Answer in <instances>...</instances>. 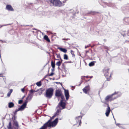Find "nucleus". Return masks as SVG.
<instances>
[{
	"mask_svg": "<svg viewBox=\"0 0 129 129\" xmlns=\"http://www.w3.org/2000/svg\"><path fill=\"white\" fill-rule=\"evenodd\" d=\"M66 103L62 101H60L58 105V107H61L62 109H63L66 108Z\"/></svg>",
	"mask_w": 129,
	"mask_h": 129,
	"instance_id": "423d86ee",
	"label": "nucleus"
},
{
	"mask_svg": "<svg viewBox=\"0 0 129 129\" xmlns=\"http://www.w3.org/2000/svg\"><path fill=\"white\" fill-rule=\"evenodd\" d=\"M8 129H13V128H10Z\"/></svg>",
	"mask_w": 129,
	"mask_h": 129,
	"instance_id": "c03bdc74",
	"label": "nucleus"
},
{
	"mask_svg": "<svg viewBox=\"0 0 129 129\" xmlns=\"http://www.w3.org/2000/svg\"><path fill=\"white\" fill-rule=\"evenodd\" d=\"M49 2L54 6L60 7L62 6V3L59 0H49Z\"/></svg>",
	"mask_w": 129,
	"mask_h": 129,
	"instance_id": "7ed1b4c3",
	"label": "nucleus"
},
{
	"mask_svg": "<svg viewBox=\"0 0 129 129\" xmlns=\"http://www.w3.org/2000/svg\"><path fill=\"white\" fill-rule=\"evenodd\" d=\"M83 77H86V78H91L93 77V76H91L90 77H89L88 76H84Z\"/></svg>",
	"mask_w": 129,
	"mask_h": 129,
	"instance_id": "c756f323",
	"label": "nucleus"
},
{
	"mask_svg": "<svg viewBox=\"0 0 129 129\" xmlns=\"http://www.w3.org/2000/svg\"><path fill=\"white\" fill-rule=\"evenodd\" d=\"M55 95L56 96H60L62 95L61 91L60 89L56 90Z\"/></svg>",
	"mask_w": 129,
	"mask_h": 129,
	"instance_id": "f8f14e48",
	"label": "nucleus"
},
{
	"mask_svg": "<svg viewBox=\"0 0 129 129\" xmlns=\"http://www.w3.org/2000/svg\"><path fill=\"white\" fill-rule=\"evenodd\" d=\"M95 13V12H92V14H94Z\"/></svg>",
	"mask_w": 129,
	"mask_h": 129,
	"instance_id": "79ce46f5",
	"label": "nucleus"
},
{
	"mask_svg": "<svg viewBox=\"0 0 129 129\" xmlns=\"http://www.w3.org/2000/svg\"><path fill=\"white\" fill-rule=\"evenodd\" d=\"M60 112V110L59 109H58L57 110V111L56 113V115H54L53 116V118L56 115H57L58 114V113Z\"/></svg>",
	"mask_w": 129,
	"mask_h": 129,
	"instance_id": "a878e982",
	"label": "nucleus"
},
{
	"mask_svg": "<svg viewBox=\"0 0 129 129\" xmlns=\"http://www.w3.org/2000/svg\"><path fill=\"white\" fill-rule=\"evenodd\" d=\"M71 53L73 55H74V51L73 50H71Z\"/></svg>",
	"mask_w": 129,
	"mask_h": 129,
	"instance_id": "c9c22d12",
	"label": "nucleus"
},
{
	"mask_svg": "<svg viewBox=\"0 0 129 129\" xmlns=\"http://www.w3.org/2000/svg\"><path fill=\"white\" fill-rule=\"evenodd\" d=\"M44 40H45L48 42H50V40L48 38V37L46 35L44 36Z\"/></svg>",
	"mask_w": 129,
	"mask_h": 129,
	"instance_id": "a211bd4d",
	"label": "nucleus"
},
{
	"mask_svg": "<svg viewBox=\"0 0 129 129\" xmlns=\"http://www.w3.org/2000/svg\"><path fill=\"white\" fill-rule=\"evenodd\" d=\"M54 74V73L53 72L51 73L50 74L48 75V76H52Z\"/></svg>",
	"mask_w": 129,
	"mask_h": 129,
	"instance_id": "473e14b6",
	"label": "nucleus"
},
{
	"mask_svg": "<svg viewBox=\"0 0 129 129\" xmlns=\"http://www.w3.org/2000/svg\"><path fill=\"white\" fill-rule=\"evenodd\" d=\"M11 94H10V93H9V92H8V94H7V96L8 97H9L10 96V95H11Z\"/></svg>",
	"mask_w": 129,
	"mask_h": 129,
	"instance_id": "e433bc0d",
	"label": "nucleus"
},
{
	"mask_svg": "<svg viewBox=\"0 0 129 129\" xmlns=\"http://www.w3.org/2000/svg\"><path fill=\"white\" fill-rule=\"evenodd\" d=\"M64 59H65L67 60L68 59V56L67 55L65 54L64 55Z\"/></svg>",
	"mask_w": 129,
	"mask_h": 129,
	"instance_id": "cd10ccee",
	"label": "nucleus"
},
{
	"mask_svg": "<svg viewBox=\"0 0 129 129\" xmlns=\"http://www.w3.org/2000/svg\"><path fill=\"white\" fill-rule=\"evenodd\" d=\"M14 118H15V116H14Z\"/></svg>",
	"mask_w": 129,
	"mask_h": 129,
	"instance_id": "a18cd8bd",
	"label": "nucleus"
},
{
	"mask_svg": "<svg viewBox=\"0 0 129 129\" xmlns=\"http://www.w3.org/2000/svg\"><path fill=\"white\" fill-rule=\"evenodd\" d=\"M110 69L108 67H105L103 70V72L104 75L107 76L106 74L110 72Z\"/></svg>",
	"mask_w": 129,
	"mask_h": 129,
	"instance_id": "0eeeda50",
	"label": "nucleus"
},
{
	"mask_svg": "<svg viewBox=\"0 0 129 129\" xmlns=\"http://www.w3.org/2000/svg\"><path fill=\"white\" fill-rule=\"evenodd\" d=\"M23 102V101L22 100H20L19 101H18V103L19 104H21Z\"/></svg>",
	"mask_w": 129,
	"mask_h": 129,
	"instance_id": "2f4dec72",
	"label": "nucleus"
},
{
	"mask_svg": "<svg viewBox=\"0 0 129 129\" xmlns=\"http://www.w3.org/2000/svg\"><path fill=\"white\" fill-rule=\"evenodd\" d=\"M27 98L26 101L20 107V108H18L19 111H22L26 107V106L27 103Z\"/></svg>",
	"mask_w": 129,
	"mask_h": 129,
	"instance_id": "39448f33",
	"label": "nucleus"
},
{
	"mask_svg": "<svg viewBox=\"0 0 129 129\" xmlns=\"http://www.w3.org/2000/svg\"><path fill=\"white\" fill-rule=\"evenodd\" d=\"M111 98V97L110 96V95H108L105 98V100L107 102H108L109 100V99Z\"/></svg>",
	"mask_w": 129,
	"mask_h": 129,
	"instance_id": "4be33fe9",
	"label": "nucleus"
},
{
	"mask_svg": "<svg viewBox=\"0 0 129 129\" xmlns=\"http://www.w3.org/2000/svg\"><path fill=\"white\" fill-rule=\"evenodd\" d=\"M21 90L23 92H24L25 91V89L24 88L21 89Z\"/></svg>",
	"mask_w": 129,
	"mask_h": 129,
	"instance_id": "4c0bfd02",
	"label": "nucleus"
},
{
	"mask_svg": "<svg viewBox=\"0 0 129 129\" xmlns=\"http://www.w3.org/2000/svg\"><path fill=\"white\" fill-rule=\"evenodd\" d=\"M36 84L38 86H40L42 85L41 82V81L37 82Z\"/></svg>",
	"mask_w": 129,
	"mask_h": 129,
	"instance_id": "393cba45",
	"label": "nucleus"
},
{
	"mask_svg": "<svg viewBox=\"0 0 129 129\" xmlns=\"http://www.w3.org/2000/svg\"><path fill=\"white\" fill-rule=\"evenodd\" d=\"M62 60H61V61H59L57 62L56 63V66L58 67V68L59 69V66L61 65V63H62Z\"/></svg>",
	"mask_w": 129,
	"mask_h": 129,
	"instance_id": "aec40b11",
	"label": "nucleus"
},
{
	"mask_svg": "<svg viewBox=\"0 0 129 129\" xmlns=\"http://www.w3.org/2000/svg\"><path fill=\"white\" fill-rule=\"evenodd\" d=\"M14 103L12 102H10L8 104V107L9 108H11L14 107Z\"/></svg>",
	"mask_w": 129,
	"mask_h": 129,
	"instance_id": "f3484780",
	"label": "nucleus"
},
{
	"mask_svg": "<svg viewBox=\"0 0 129 129\" xmlns=\"http://www.w3.org/2000/svg\"><path fill=\"white\" fill-rule=\"evenodd\" d=\"M90 88L89 85L85 86L83 89V92L85 94H87L90 90Z\"/></svg>",
	"mask_w": 129,
	"mask_h": 129,
	"instance_id": "6e6552de",
	"label": "nucleus"
},
{
	"mask_svg": "<svg viewBox=\"0 0 129 129\" xmlns=\"http://www.w3.org/2000/svg\"><path fill=\"white\" fill-rule=\"evenodd\" d=\"M55 61H53V60L51 61V66L52 67V71H54L55 70Z\"/></svg>",
	"mask_w": 129,
	"mask_h": 129,
	"instance_id": "2eb2a0df",
	"label": "nucleus"
},
{
	"mask_svg": "<svg viewBox=\"0 0 129 129\" xmlns=\"http://www.w3.org/2000/svg\"><path fill=\"white\" fill-rule=\"evenodd\" d=\"M44 90L42 88H40L39 90L38 94L39 95H40L44 91Z\"/></svg>",
	"mask_w": 129,
	"mask_h": 129,
	"instance_id": "412c9836",
	"label": "nucleus"
},
{
	"mask_svg": "<svg viewBox=\"0 0 129 129\" xmlns=\"http://www.w3.org/2000/svg\"><path fill=\"white\" fill-rule=\"evenodd\" d=\"M52 118H51L46 123L44 124L42 127V129H45L47 127H54L57 124L58 122V118H56L54 121L51 122Z\"/></svg>",
	"mask_w": 129,
	"mask_h": 129,
	"instance_id": "f257e3e1",
	"label": "nucleus"
},
{
	"mask_svg": "<svg viewBox=\"0 0 129 129\" xmlns=\"http://www.w3.org/2000/svg\"><path fill=\"white\" fill-rule=\"evenodd\" d=\"M37 91H35V90H33V89H31L30 90V92L31 93H32L33 92H36Z\"/></svg>",
	"mask_w": 129,
	"mask_h": 129,
	"instance_id": "7c9ffc66",
	"label": "nucleus"
},
{
	"mask_svg": "<svg viewBox=\"0 0 129 129\" xmlns=\"http://www.w3.org/2000/svg\"><path fill=\"white\" fill-rule=\"evenodd\" d=\"M12 91H13V89H10V91L8 92L10 93V94H11V93L12 92Z\"/></svg>",
	"mask_w": 129,
	"mask_h": 129,
	"instance_id": "f704fd0d",
	"label": "nucleus"
},
{
	"mask_svg": "<svg viewBox=\"0 0 129 129\" xmlns=\"http://www.w3.org/2000/svg\"><path fill=\"white\" fill-rule=\"evenodd\" d=\"M94 62L95 61H92L90 62L89 64V65L90 67L94 65Z\"/></svg>",
	"mask_w": 129,
	"mask_h": 129,
	"instance_id": "5701e85b",
	"label": "nucleus"
},
{
	"mask_svg": "<svg viewBox=\"0 0 129 129\" xmlns=\"http://www.w3.org/2000/svg\"><path fill=\"white\" fill-rule=\"evenodd\" d=\"M55 54L57 58V59H55L56 60H62L61 59L60 54H57L55 53Z\"/></svg>",
	"mask_w": 129,
	"mask_h": 129,
	"instance_id": "dca6fc26",
	"label": "nucleus"
},
{
	"mask_svg": "<svg viewBox=\"0 0 129 129\" xmlns=\"http://www.w3.org/2000/svg\"><path fill=\"white\" fill-rule=\"evenodd\" d=\"M0 77H3V74H0Z\"/></svg>",
	"mask_w": 129,
	"mask_h": 129,
	"instance_id": "ea45409f",
	"label": "nucleus"
},
{
	"mask_svg": "<svg viewBox=\"0 0 129 129\" xmlns=\"http://www.w3.org/2000/svg\"><path fill=\"white\" fill-rule=\"evenodd\" d=\"M58 49H59L60 51L63 52L64 53H66L67 51V49L64 48H62L59 47L58 48Z\"/></svg>",
	"mask_w": 129,
	"mask_h": 129,
	"instance_id": "6ab92c4d",
	"label": "nucleus"
},
{
	"mask_svg": "<svg viewBox=\"0 0 129 129\" xmlns=\"http://www.w3.org/2000/svg\"><path fill=\"white\" fill-rule=\"evenodd\" d=\"M64 94L67 100H68L69 97V91L68 90H65L64 91Z\"/></svg>",
	"mask_w": 129,
	"mask_h": 129,
	"instance_id": "ddd939ff",
	"label": "nucleus"
},
{
	"mask_svg": "<svg viewBox=\"0 0 129 129\" xmlns=\"http://www.w3.org/2000/svg\"><path fill=\"white\" fill-rule=\"evenodd\" d=\"M8 129H9L10 128H12L11 127V122H10L9 123V125L8 126Z\"/></svg>",
	"mask_w": 129,
	"mask_h": 129,
	"instance_id": "bb28decb",
	"label": "nucleus"
},
{
	"mask_svg": "<svg viewBox=\"0 0 129 129\" xmlns=\"http://www.w3.org/2000/svg\"><path fill=\"white\" fill-rule=\"evenodd\" d=\"M112 74V73L110 72L106 74V75H107V76H106L105 75H104L107 79V80L108 81H110V80L112 78L111 75Z\"/></svg>",
	"mask_w": 129,
	"mask_h": 129,
	"instance_id": "1a4fd4ad",
	"label": "nucleus"
},
{
	"mask_svg": "<svg viewBox=\"0 0 129 129\" xmlns=\"http://www.w3.org/2000/svg\"><path fill=\"white\" fill-rule=\"evenodd\" d=\"M82 118V117L79 116L76 118V120L77 123H79V125H80L81 123V120Z\"/></svg>",
	"mask_w": 129,
	"mask_h": 129,
	"instance_id": "9b49d317",
	"label": "nucleus"
},
{
	"mask_svg": "<svg viewBox=\"0 0 129 129\" xmlns=\"http://www.w3.org/2000/svg\"><path fill=\"white\" fill-rule=\"evenodd\" d=\"M108 47H106V46H105V48L106 49H108Z\"/></svg>",
	"mask_w": 129,
	"mask_h": 129,
	"instance_id": "a19ab883",
	"label": "nucleus"
},
{
	"mask_svg": "<svg viewBox=\"0 0 129 129\" xmlns=\"http://www.w3.org/2000/svg\"><path fill=\"white\" fill-rule=\"evenodd\" d=\"M107 108L105 114L107 117H108L109 115L110 111H111V109L108 104H107Z\"/></svg>",
	"mask_w": 129,
	"mask_h": 129,
	"instance_id": "9d476101",
	"label": "nucleus"
},
{
	"mask_svg": "<svg viewBox=\"0 0 129 129\" xmlns=\"http://www.w3.org/2000/svg\"><path fill=\"white\" fill-rule=\"evenodd\" d=\"M63 39L65 40H67L68 39Z\"/></svg>",
	"mask_w": 129,
	"mask_h": 129,
	"instance_id": "37998d69",
	"label": "nucleus"
},
{
	"mask_svg": "<svg viewBox=\"0 0 129 129\" xmlns=\"http://www.w3.org/2000/svg\"><path fill=\"white\" fill-rule=\"evenodd\" d=\"M119 93H120V92L119 91H115L112 95H110V96L111 97V98H110L109 99V101H113L118 98L119 96L118 94Z\"/></svg>",
	"mask_w": 129,
	"mask_h": 129,
	"instance_id": "20e7f679",
	"label": "nucleus"
},
{
	"mask_svg": "<svg viewBox=\"0 0 129 129\" xmlns=\"http://www.w3.org/2000/svg\"><path fill=\"white\" fill-rule=\"evenodd\" d=\"M12 91H13V89H10V91L8 92L10 93V94H11V93L12 92Z\"/></svg>",
	"mask_w": 129,
	"mask_h": 129,
	"instance_id": "72a5a7b5",
	"label": "nucleus"
},
{
	"mask_svg": "<svg viewBox=\"0 0 129 129\" xmlns=\"http://www.w3.org/2000/svg\"><path fill=\"white\" fill-rule=\"evenodd\" d=\"M60 96H61V99L60 101H62V102L65 101L64 96L63 95H62Z\"/></svg>",
	"mask_w": 129,
	"mask_h": 129,
	"instance_id": "b1692460",
	"label": "nucleus"
},
{
	"mask_svg": "<svg viewBox=\"0 0 129 129\" xmlns=\"http://www.w3.org/2000/svg\"><path fill=\"white\" fill-rule=\"evenodd\" d=\"M6 8L8 11H14L13 8L10 5H7L6 6Z\"/></svg>",
	"mask_w": 129,
	"mask_h": 129,
	"instance_id": "4468645a",
	"label": "nucleus"
},
{
	"mask_svg": "<svg viewBox=\"0 0 129 129\" xmlns=\"http://www.w3.org/2000/svg\"><path fill=\"white\" fill-rule=\"evenodd\" d=\"M19 111V110H18V109H16V110H15V112H14V114L15 115H16L17 114V112L18 111Z\"/></svg>",
	"mask_w": 129,
	"mask_h": 129,
	"instance_id": "c85d7f7f",
	"label": "nucleus"
},
{
	"mask_svg": "<svg viewBox=\"0 0 129 129\" xmlns=\"http://www.w3.org/2000/svg\"><path fill=\"white\" fill-rule=\"evenodd\" d=\"M54 89L52 88H50L47 89L45 94V96L48 99L51 98L53 95Z\"/></svg>",
	"mask_w": 129,
	"mask_h": 129,
	"instance_id": "f03ea898",
	"label": "nucleus"
},
{
	"mask_svg": "<svg viewBox=\"0 0 129 129\" xmlns=\"http://www.w3.org/2000/svg\"><path fill=\"white\" fill-rule=\"evenodd\" d=\"M15 125L17 127H18V124L17 123H15Z\"/></svg>",
	"mask_w": 129,
	"mask_h": 129,
	"instance_id": "58836bf2",
	"label": "nucleus"
}]
</instances>
